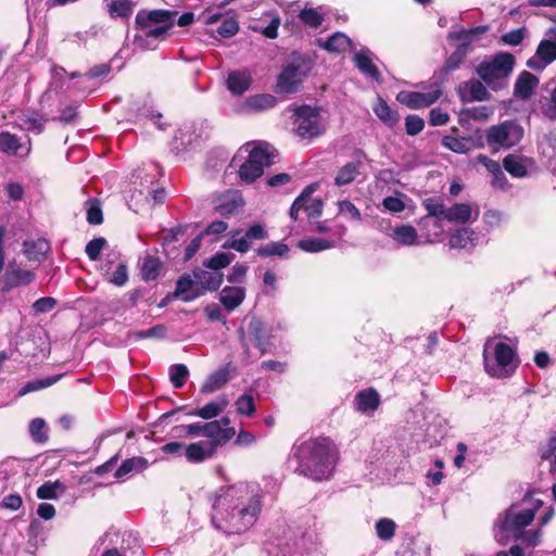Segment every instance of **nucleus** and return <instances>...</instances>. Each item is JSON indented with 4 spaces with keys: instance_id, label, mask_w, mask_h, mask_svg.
<instances>
[{
    "instance_id": "1",
    "label": "nucleus",
    "mask_w": 556,
    "mask_h": 556,
    "mask_svg": "<svg viewBox=\"0 0 556 556\" xmlns=\"http://www.w3.org/2000/svg\"><path fill=\"white\" fill-rule=\"evenodd\" d=\"M263 497V490L254 482L220 486L210 497L212 525L226 535L244 533L257 521Z\"/></svg>"
},
{
    "instance_id": "2",
    "label": "nucleus",
    "mask_w": 556,
    "mask_h": 556,
    "mask_svg": "<svg viewBox=\"0 0 556 556\" xmlns=\"http://www.w3.org/2000/svg\"><path fill=\"white\" fill-rule=\"evenodd\" d=\"M338 460L336 444L325 437L296 441L289 455V465L295 473L318 482L333 476Z\"/></svg>"
},
{
    "instance_id": "3",
    "label": "nucleus",
    "mask_w": 556,
    "mask_h": 556,
    "mask_svg": "<svg viewBox=\"0 0 556 556\" xmlns=\"http://www.w3.org/2000/svg\"><path fill=\"white\" fill-rule=\"evenodd\" d=\"M468 54L465 45H458L445 60L442 68L431 77V90L429 92L403 90L397 93L396 100L412 110H420L432 105L442 96V86L448 79L450 74L460 67Z\"/></svg>"
},
{
    "instance_id": "4",
    "label": "nucleus",
    "mask_w": 556,
    "mask_h": 556,
    "mask_svg": "<svg viewBox=\"0 0 556 556\" xmlns=\"http://www.w3.org/2000/svg\"><path fill=\"white\" fill-rule=\"evenodd\" d=\"M543 505L540 498H534L531 492H527L522 500L513 503L494 522V536L496 541L511 539L526 529L534 519L535 514Z\"/></svg>"
},
{
    "instance_id": "5",
    "label": "nucleus",
    "mask_w": 556,
    "mask_h": 556,
    "mask_svg": "<svg viewBox=\"0 0 556 556\" xmlns=\"http://www.w3.org/2000/svg\"><path fill=\"white\" fill-rule=\"evenodd\" d=\"M319 543L315 530L288 527L267 546V556H312Z\"/></svg>"
},
{
    "instance_id": "6",
    "label": "nucleus",
    "mask_w": 556,
    "mask_h": 556,
    "mask_svg": "<svg viewBox=\"0 0 556 556\" xmlns=\"http://www.w3.org/2000/svg\"><path fill=\"white\" fill-rule=\"evenodd\" d=\"M516 60L509 52H498L492 58L481 61L476 67V74L493 91L508 87L509 77Z\"/></svg>"
},
{
    "instance_id": "7",
    "label": "nucleus",
    "mask_w": 556,
    "mask_h": 556,
    "mask_svg": "<svg viewBox=\"0 0 556 556\" xmlns=\"http://www.w3.org/2000/svg\"><path fill=\"white\" fill-rule=\"evenodd\" d=\"M311 62L299 52H293L281 65L274 91L278 94H292L300 91L304 79L311 72Z\"/></svg>"
},
{
    "instance_id": "8",
    "label": "nucleus",
    "mask_w": 556,
    "mask_h": 556,
    "mask_svg": "<svg viewBox=\"0 0 556 556\" xmlns=\"http://www.w3.org/2000/svg\"><path fill=\"white\" fill-rule=\"evenodd\" d=\"M177 14V11L163 9L139 10L135 17V28L146 31L155 41H163L175 27Z\"/></svg>"
},
{
    "instance_id": "9",
    "label": "nucleus",
    "mask_w": 556,
    "mask_h": 556,
    "mask_svg": "<svg viewBox=\"0 0 556 556\" xmlns=\"http://www.w3.org/2000/svg\"><path fill=\"white\" fill-rule=\"evenodd\" d=\"M287 110L292 112V130L301 140L312 141L325 134L319 108L303 104L289 105Z\"/></svg>"
},
{
    "instance_id": "10",
    "label": "nucleus",
    "mask_w": 556,
    "mask_h": 556,
    "mask_svg": "<svg viewBox=\"0 0 556 556\" xmlns=\"http://www.w3.org/2000/svg\"><path fill=\"white\" fill-rule=\"evenodd\" d=\"M241 346L245 353L249 352L250 344L254 345L262 355L268 353L274 345V327L260 317L252 316L249 320L247 331H240Z\"/></svg>"
},
{
    "instance_id": "11",
    "label": "nucleus",
    "mask_w": 556,
    "mask_h": 556,
    "mask_svg": "<svg viewBox=\"0 0 556 556\" xmlns=\"http://www.w3.org/2000/svg\"><path fill=\"white\" fill-rule=\"evenodd\" d=\"M268 144H258L253 147L248 155V159L239 166L238 175L241 181L252 184L260 178L265 167H269L273 161V152H270Z\"/></svg>"
},
{
    "instance_id": "12",
    "label": "nucleus",
    "mask_w": 556,
    "mask_h": 556,
    "mask_svg": "<svg viewBox=\"0 0 556 556\" xmlns=\"http://www.w3.org/2000/svg\"><path fill=\"white\" fill-rule=\"evenodd\" d=\"M400 456V447L394 439H375L366 463L371 467V470H388L397 463Z\"/></svg>"
},
{
    "instance_id": "13",
    "label": "nucleus",
    "mask_w": 556,
    "mask_h": 556,
    "mask_svg": "<svg viewBox=\"0 0 556 556\" xmlns=\"http://www.w3.org/2000/svg\"><path fill=\"white\" fill-rule=\"evenodd\" d=\"M517 366L516 352L505 342H497L495 344L493 361L489 359L484 353V368L492 377H505L514 372Z\"/></svg>"
},
{
    "instance_id": "14",
    "label": "nucleus",
    "mask_w": 556,
    "mask_h": 556,
    "mask_svg": "<svg viewBox=\"0 0 556 556\" xmlns=\"http://www.w3.org/2000/svg\"><path fill=\"white\" fill-rule=\"evenodd\" d=\"M523 127L515 119H508L490 127L486 131V142L492 147L510 149L523 138Z\"/></svg>"
},
{
    "instance_id": "15",
    "label": "nucleus",
    "mask_w": 556,
    "mask_h": 556,
    "mask_svg": "<svg viewBox=\"0 0 556 556\" xmlns=\"http://www.w3.org/2000/svg\"><path fill=\"white\" fill-rule=\"evenodd\" d=\"M228 236L229 238L223 243V248L243 254L251 249L253 242L267 239L268 231L264 225L254 223L244 231L242 229H235L229 231Z\"/></svg>"
},
{
    "instance_id": "16",
    "label": "nucleus",
    "mask_w": 556,
    "mask_h": 556,
    "mask_svg": "<svg viewBox=\"0 0 556 556\" xmlns=\"http://www.w3.org/2000/svg\"><path fill=\"white\" fill-rule=\"evenodd\" d=\"M229 425L230 420L228 417L204 424V437L211 439V441L206 442L207 446H214L215 451L217 446L227 443L236 433L235 429Z\"/></svg>"
},
{
    "instance_id": "17",
    "label": "nucleus",
    "mask_w": 556,
    "mask_h": 556,
    "mask_svg": "<svg viewBox=\"0 0 556 556\" xmlns=\"http://www.w3.org/2000/svg\"><path fill=\"white\" fill-rule=\"evenodd\" d=\"M536 110L551 121H556V81L549 80L541 87L535 100Z\"/></svg>"
},
{
    "instance_id": "18",
    "label": "nucleus",
    "mask_w": 556,
    "mask_h": 556,
    "mask_svg": "<svg viewBox=\"0 0 556 556\" xmlns=\"http://www.w3.org/2000/svg\"><path fill=\"white\" fill-rule=\"evenodd\" d=\"M375 58L376 55L368 48L364 47L359 51L355 52L353 61L355 67L361 72V74L368 79L382 84V76L378 67L374 64Z\"/></svg>"
},
{
    "instance_id": "19",
    "label": "nucleus",
    "mask_w": 556,
    "mask_h": 556,
    "mask_svg": "<svg viewBox=\"0 0 556 556\" xmlns=\"http://www.w3.org/2000/svg\"><path fill=\"white\" fill-rule=\"evenodd\" d=\"M35 279V274L15 264H9L2 277V291L8 292L21 286H27Z\"/></svg>"
},
{
    "instance_id": "20",
    "label": "nucleus",
    "mask_w": 556,
    "mask_h": 556,
    "mask_svg": "<svg viewBox=\"0 0 556 556\" xmlns=\"http://www.w3.org/2000/svg\"><path fill=\"white\" fill-rule=\"evenodd\" d=\"M31 151L30 139L21 142L16 135L9 131L0 132V152L9 156H27Z\"/></svg>"
},
{
    "instance_id": "21",
    "label": "nucleus",
    "mask_w": 556,
    "mask_h": 556,
    "mask_svg": "<svg viewBox=\"0 0 556 556\" xmlns=\"http://www.w3.org/2000/svg\"><path fill=\"white\" fill-rule=\"evenodd\" d=\"M380 404V394L374 388L361 390L354 396L355 409L366 416H372Z\"/></svg>"
},
{
    "instance_id": "22",
    "label": "nucleus",
    "mask_w": 556,
    "mask_h": 556,
    "mask_svg": "<svg viewBox=\"0 0 556 556\" xmlns=\"http://www.w3.org/2000/svg\"><path fill=\"white\" fill-rule=\"evenodd\" d=\"M458 93L463 102L489 101L491 93L480 79H469L459 86Z\"/></svg>"
},
{
    "instance_id": "23",
    "label": "nucleus",
    "mask_w": 556,
    "mask_h": 556,
    "mask_svg": "<svg viewBox=\"0 0 556 556\" xmlns=\"http://www.w3.org/2000/svg\"><path fill=\"white\" fill-rule=\"evenodd\" d=\"M243 204L244 201L241 192L238 190H229L218 198L215 210L219 215L228 217L235 215Z\"/></svg>"
},
{
    "instance_id": "24",
    "label": "nucleus",
    "mask_w": 556,
    "mask_h": 556,
    "mask_svg": "<svg viewBox=\"0 0 556 556\" xmlns=\"http://www.w3.org/2000/svg\"><path fill=\"white\" fill-rule=\"evenodd\" d=\"M159 176H161V169L159 164L154 162L144 164L142 168H138L132 173L134 184H137L139 180V185L142 187L140 190L141 194H146L148 192V187L150 189H154V185L157 182Z\"/></svg>"
},
{
    "instance_id": "25",
    "label": "nucleus",
    "mask_w": 556,
    "mask_h": 556,
    "mask_svg": "<svg viewBox=\"0 0 556 556\" xmlns=\"http://www.w3.org/2000/svg\"><path fill=\"white\" fill-rule=\"evenodd\" d=\"M365 157V152L362 150H357L354 153V159L356 161L346 163L338 170L334 177V185L338 187H342L353 182L357 175L359 174V166L362 164V160Z\"/></svg>"
},
{
    "instance_id": "26",
    "label": "nucleus",
    "mask_w": 556,
    "mask_h": 556,
    "mask_svg": "<svg viewBox=\"0 0 556 556\" xmlns=\"http://www.w3.org/2000/svg\"><path fill=\"white\" fill-rule=\"evenodd\" d=\"M203 294V291H200L197 288L194 280L190 275H182L176 281V288L173 293V298H180L184 302H191L198 299Z\"/></svg>"
},
{
    "instance_id": "27",
    "label": "nucleus",
    "mask_w": 556,
    "mask_h": 556,
    "mask_svg": "<svg viewBox=\"0 0 556 556\" xmlns=\"http://www.w3.org/2000/svg\"><path fill=\"white\" fill-rule=\"evenodd\" d=\"M245 299V288L239 286H227L219 293V302L228 312L239 307Z\"/></svg>"
},
{
    "instance_id": "28",
    "label": "nucleus",
    "mask_w": 556,
    "mask_h": 556,
    "mask_svg": "<svg viewBox=\"0 0 556 556\" xmlns=\"http://www.w3.org/2000/svg\"><path fill=\"white\" fill-rule=\"evenodd\" d=\"M538 84L539 78L534 74L528 71H522L517 77L514 86L515 97L521 100L529 99Z\"/></svg>"
},
{
    "instance_id": "29",
    "label": "nucleus",
    "mask_w": 556,
    "mask_h": 556,
    "mask_svg": "<svg viewBox=\"0 0 556 556\" xmlns=\"http://www.w3.org/2000/svg\"><path fill=\"white\" fill-rule=\"evenodd\" d=\"M230 379V364L212 372L201 387L203 394H210L223 388Z\"/></svg>"
},
{
    "instance_id": "30",
    "label": "nucleus",
    "mask_w": 556,
    "mask_h": 556,
    "mask_svg": "<svg viewBox=\"0 0 556 556\" xmlns=\"http://www.w3.org/2000/svg\"><path fill=\"white\" fill-rule=\"evenodd\" d=\"M252 77L247 71L229 72L226 85L228 90L235 96L243 94L251 86Z\"/></svg>"
},
{
    "instance_id": "31",
    "label": "nucleus",
    "mask_w": 556,
    "mask_h": 556,
    "mask_svg": "<svg viewBox=\"0 0 556 556\" xmlns=\"http://www.w3.org/2000/svg\"><path fill=\"white\" fill-rule=\"evenodd\" d=\"M479 241V235L468 228L463 227L460 229H457L451 237H450V245L454 249H468L476 247Z\"/></svg>"
},
{
    "instance_id": "32",
    "label": "nucleus",
    "mask_w": 556,
    "mask_h": 556,
    "mask_svg": "<svg viewBox=\"0 0 556 556\" xmlns=\"http://www.w3.org/2000/svg\"><path fill=\"white\" fill-rule=\"evenodd\" d=\"M148 459L142 456L127 458L116 469L114 477L116 479H123L132 473H140L144 471L148 468Z\"/></svg>"
},
{
    "instance_id": "33",
    "label": "nucleus",
    "mask_w": 556,
    "mask_h": 556,
    "mask_svg": "<svg viewBox=\"0 0 556 556\" xmlns=\"http://www.w3.org/2000/svg\"><path fill=\"white\" fill-rule=\"evenodd\" d=\"M194 278L200 282V291H216L220 288L224 281V275L218 271H207L203 269L193 271Z\"/></svg>"
},
{
    "instance_id": "34",
    "label": "nucleus",
    "mask_w": 556,
    "mask_h": 556,
    "mask_svg": "<svg viewBox=\"0 0 556 556\" xmlns=\"http://www.w3.org/2000/svg\"><path fill=\"white\" fill-rule=\"evenodd\" d=\"M49 249V242L43 238L25 240L23 243V252L29 261L41 262Z\"/></svg>"
},
{
    "instance_id": "35",
    "label": "nucleus",
    "mask_w": 556,
    "mask_h": 556,
    "mask_svg": "<svg viewBox=\"0 0 556 556\" xmlns=\"http://www.w3.org/2000/svg\"><path fill=\"white\" fill-rule=\"evenodd\" d=\"M228 401L226 397H219L216 401H212L206 405L195 408L188 413L189 416H197L203 419H212L217 417L227 407Z\"/></svg>"
},
{
    "instance_id": "36",
    "label": "nucleus",
    "mask_w": 556,
    "mask_h": 556,
    "mask_svg": "<svg viewBox=\"0 0 556 556\" xmlns=\"http://www.w3.org/2000/svg\"><path fill=\"white\" fill-rule=\"evenodd\" d=\"M539 56L545 60V63H552L556 60V27L548 29L546 37L538 46Z\"/></svg>"
},
{
    "instance_id": "37",
    "label": "nucleus",
    "mask_w": 556,
    "mask_h": 556,
    "mask_svg": "<svg viewBox=\"0 0 556 556\" xmlns=\"http://www.w3.org/2000/svg\"><path fill=\"white\" fill-rule=\"evenodd\" d=\"M214 453V446H207L205 442L191 443L185 448V456L190 463H201Z\"/></svg>"
},
{
    "instance_id": "38",
    "label": "nucleus",
    "mask_w": 556,
    "mask_h": 556,
    "mask_svg": "<svg viewBox=\"0 0 556 556\" xmlns=\"http://www.w3.org/2000/svg\"><path fill=\"white\" fill-rule=\"evenodd\" d=\"M446 219L450 223L465 224L472 218V208L467 203H454L447 207Z\"/></svg>"
},
{
    "instance_id": "39",
    "label": "nucleus",
    "mask_w": 556,
    "mask_h": 556,
    "mask_svg": "<svg viewBox=\"0 0 556 556\" xmlns=\"http://www.w3.org/2000/svg\"><path fill=\"white\" fill-rule=\"evenodd\" d=\"M245 104L252 111L262 112L275 108L277 105V98L269 93H258L250 96Z\"/></svg>"
},
{
    "instance_id": "40",
    "label": "nucleus",
    "mask_w": 556,
    "mask_h": 556,
    "mask_svg": "<svg viewBox=\"0 0 556 556\" xmlns=\"http://www.w3.org/2000/svg\"><path fill=\"white\" fill-rule=\"evenodd\" d=\"M352 45V40L343 33L337 31L319 46L329 52H343Z\"/></svg>"
},
{
    "instance_id": "41",
    "label": "nucleus",
    "mask_w": 556,
    "mask_h": 556,
    "mask_svg": "<svg viewBox=\"0 0 556 556\" xmlns=\"http://www.w3.org/2000/svg\"><path fill=\"white\" fill-rule=\"evenodd\" d=\"M372 111L388 127H393L399 122L397 113L394 112L381 97H378V101L374 105Z\"/></svg>"
},
{
    "instance_id": "42",
    "label": "nucleus",
    "mask_w": 556,
    "mask_h": 556,
    "mask_svg": "<svg viewBox=\"0 0 556 556\" xmlns=\"http://www.w3.org/2000/svg\"><path fill=\"white\" fill-rule=\"evenodd\" d=\"M392 238L402 245H415L418 243V233L410 225H401L393 229Z\"/></svg>"
},
{
    "instance_id": "43",
    "label": "nucleus",
    "mask_w": 556,
    "mask_h": 556,
    "mask_svg": "<svg viewBox=\"0 0 556 556\" xmlns=\"http://www.w3.org/2000/svg\"><path fill=\"white\" fill-rule=\"evenodd\" d=\"M256 254L261 257H271V256H278L281 258H288L289 254V247L288 244L283 242H268L266 244H263L258 247L255 250Z\"/></svg>"
},
{
    "instance_id": "44",
    "label": "nucleus",
    "mask_w": 556,
    "mask_h": 556,
    "mask_svg": "<svg viewBox=\"0 0 556 556\" xmlns=\"http://www.w3.org/2000/svg\"><path fill=\"white\" fill-rule=\"evenodd\" d=\"M61 378V375L49 376L46 378L35 379L27 381L17 392L18 396H24L28 393L36 392L48 387H51L55 382H58Z\"/></svg>"
},
{
    "instance_id": "45",
    "label": "nucleus",
    "mask_w": 556,
    "mask_h": 556,
    "mask_svg": "<svg viewBox=\"0 0 556 556\" xmlns=\"http://www.w3.org/2000/svg\"><path fill=\"white\" fill-rule=\"evenodd\" d=\"M503 167L513 177L522 178L528 175L523 160L519 155L509 154L503 160Z\"/></svg>"
},
{
    "instance_id": "46",
    "label": "nucleus",
    "mask_w": 556,
    "mask_h": 556,
    "mask_svg": "<svg viewBox=\"0 0 556 556\" xmlns=\"http://www.w3.org/2000/svg\"><path fill=\"white\" fill-rule=\"evenodd\" d=\"M298 248L307 253H317L333 247V242L325 238H306L298 242Z\"/></svg>"
},
{
    "instance_id": "47",
    "label": "nucleus",
    "mask_w": 556,
    "mask_h": 556,
    "mask_svg": "<svg viewBox=\"0 0 556 556\" xmlns=\"http://www.w3.org/2000/svg\"><path fill=\"white\" fill-rule=\"evenodd\" d=\"M486 29V26H477L469 29H460L458 31L451 33L450 38L459 41V45H465L466 51L470 52V45L473 38H476L478 35L484 34Z\"/></svg>"
},
{
    "instance_id": "48",
    "label": "nucleus",
    "mask_w": 556,
    "mask_h": 556,
    "mask_svg": "<svg viewBox=\"0 0 556 556\" xmlns=\"http://www.w3.org/2000/svg\"><path fill=\"white\" fill-rule=\"evenodd\" d=\"M162 268L161 261L155 257L148 255L143 258L142 265H141V277L144 281H153L155 280L159 275L160 270Z\"/></svg>"
},
{
    "instance_id": "49",
    "label": "nucleus",
    "mask_w": 556,
    "mask_h": 556,
    "mask_svg": "<svg viewBox=\"0 0 556 556\" xmlns=\"http://www.w3.org/2000/svg\"><path fill=\"white\" fill-rule=\"evenodd\" d=\"M542 529L540 527L530 530H521L511 539L516 542H520L527 548H533L541 543Z\"/></svg>"
},
{
    "instance_id": "50",
    "label": "nucleus",
    "mask_w": 556,
    "mask_h": 556,
    "mask_svg": "<svg viewBox=\"0 0 556 556\" xmlns=\"http://www.w3.org/2000/svg\"><path fill=\"white\" fill-rule=\"evenodd\" d=\"M396 528L395 521L387 517L378 519L375 523L376 535L384 542H389L394 538Z\"/></svg>"
},
{
    "instance_id": "51",
    "label": "nucleus",
    "mask_w": 556,
    "mask_h": 556,
    "mask_svg": "<svg viewBox=\"0 0 556 556\" xmlns=\"http://www.w3.org/2000/svg\"><path fill=\"white\" fill-rule=\"evenodd\" d=\"M554 142H556V137L545 136L543 141L540 143L539 149L541 150L543 156L547 159V168L556 174V149L554 147Z\"/></svg>"
},
{
    "instance_id": "52",
    "label": "nucleus",
    "mask_w": 556,
    "mask_h": 556,
    "mask_svg": "<svg viewBox=\"0 0 556 556\" xmlns=\"http://www.w3.org/2000/svg\"><path fill=\"white\" fill-rule=\"evenodd\" d=\"M65 489V485L59 480L54 482L48 481L37 489L36 495L40 500H56L59 494L63 493Z\"/></svg>"
},
{
    "instance_id": "53",
    "label": "nucleus",
    "mask_w": 556,
    "mask_h": 556,
    "mask_svg": "<svg viewBox=\"0 0 556 556\" xmlns=\"http://www.w3.org/2000/svg\"><path fill=\"white\" fill-rule=\"evenodd\" d=\"M442 146L456 153H467L470 150L471 141L466 137L444 136Z\"/></svg>"
},
{
    "instance_id": "54",
    "label": "nucleus",
    "mask_w": 556,
    "mask_h": 556,
    "mask_svg": "<svg viewBox=\"0 0 556 556\" xmlns=\"http://www.w3.org/2000/svg\"><path fill=\"white\" fill-rule=\"evenodd\" d=\"M28 431L31 440L36 443H46L49 439L47 424L42 418L31 419Z\"/></svg>"
},
{
    "instance_id": "55",
    "label": "nucleus",
    "mask_w": 556,
    "mask_h": 556,
    "mask_svg": "<svg viewBox=\"0 0 556 556\" xmlns=\"http://www.w3.org/2000/svg\"><path fill=\"white\" fill-rule=\"evenodd\" d=\"M542 459H549V472L556 480V434L551 435L546 444L541 448Z\"/></svg>"
},
{
    "instance_id": "56",
    "label": "nucleus",
    "mask_w": 556,
    "mask_h": 556,
    "mask_svg": "<svg viewBox=\"0 0 556 556\" xmlns=\"http://www.w3.org/2000/svg\"><path fill=\"white\" fill-rule=\"evenodd\" d=\"M235 260V254L229 252H216L208 260L204 262V266L218 271L226 268Z\"/></svg>"
},
{
    "instance_id": "57",
    "label": "nucleus",
    "mask_w": 556,
    "mask_h": 556,
    "mask_svg": "<svg viewBox=\"0 0 556 556\" xmlns=\"http://www.w3.org/2000/svg\"><path fill=\"white\" fill-rule=\"evenodd\" d=\"M132 12L130 0H114L109 4V13L112 18H126Z\"/></svg>"
},
{
    "instance_id": "58",
    "label": "nucleus",
    "mask_w": 556,
    "mask_h": 556,
    "mask_svg": "<svg viewBox=\"0 0 556 556\" xmlns=\"http://www.w3.org/2000/svg\"><path fill=\"white\" fill-rule=\"evenodd\" d=\"M189 377V369L184 364H175L169 367V379L175 389H180L185 386Z\"/></svg>"
},
{
    "instance_id": "59",
    "label": "nucleus",
    "mask_w": 556,
    "mask_h": 556,
    "mask_svg": "<svg viewBox=\"0 0 556 556\" xmlns=\"http://www.w3.org/2000/svg\"><path fill=\"white\" fill-rule=\"evenodd\" d=\"M229 159V153L223 148H216L208 152L206 157V167L213 170H219V168Z\"/></svg>"
},
{
    "instance_id": "60",
    "label": "nucleus",
    "mask_w": 556,
    "mask_h": 556,
    "mask_svg": "<svg viewBox=\"0 0 556 556\" xmlns=\"http://www.w3.org/2000/svg\"><path fill=\"white\" fill-rule=\"evenodd\" d=\"M87 222L90 225H100L103 223V213L101 203L98 199H89L86 201Z\"/></svg>"
},
{
    "instance_id": "61",
    "label": "nucleus",
    "mask_w": 556,
    "mask_h": 556,
    "mask_svg": "<svg viewBox=\"0 0 556 556\" xmlns=\"http://www.w3.org/2000/svg\"><path fill=\"white\" fill-rule=\"evenodd\" d=\"M424 205L429 216L435 217L439 220L446 219V211L448 206H446L441 200L427 199L424 202Z\"/></svg>"
},
{
    "instance_id": "62",
    "label": "nucleus",
    "mask_w": 556,
    "mask_h": 556,
    "mask_svg": "<svg viewBox=\"0 0 556 556\" xmlns=\"http://www.w3.org/2000/svg\"><path fill=\"white\" fill-rule=\"evenodd\" d=\"M167 329L164 325L159 324L147 330H138L131 332L130 337L135 340L143 339H164L166 337Z\"/></svg>"
},
{
    "instance_id": "63",
    "label": "nucleus",
    "mask_w": 556,
    "mask_h": 556,
    "mask_svg": "<svg viewBox=\"0 0 556 556\" xmlns=\"http://www.w3.org/2000/svg\"><path fill=\"white\" fill-rule=\"evenodd\" d=\"M46 123L47 119L43 116L31 113L23 119V128L26 131L39 135L43 131Z\"/></svg>"
},
{
    "instance_id": "64",
    "label": "nucleus",
    "mask_w": 556,
    "mask_h": 556,
    "mask_svg": "<svg viewBox=\"0 0 556 556\" xmlns=\"http://www.w3.org/2000/svg\"><path fill=\"white\" fill-rule=\"evenodd\" d=\"M300 21L312 28H318L324 22V16L315 9H303L299 13Z\"/></svg>"
}]
</instances>
